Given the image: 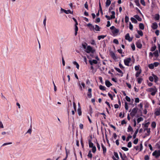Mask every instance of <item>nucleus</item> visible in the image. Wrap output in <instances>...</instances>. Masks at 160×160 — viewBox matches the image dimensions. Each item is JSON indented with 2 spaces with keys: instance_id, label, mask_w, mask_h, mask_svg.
Returning a JSON list of instances; mask_svg holds the SVG:
<instances>
[{
  "instance_id": "f257e3e1",
  "label": "nucleus",
  "mask_w": 160,
  "mask_h": 160,
  "mask_svg": "<svg viewBox=\"0 0 160 160\" xmlns=\"http://www.w3.org/2000/svg\"><path fill=\"white\" fill-rule=\"evenodd\" d=\"M157 89L155 87L148 89V91L151 92V95L152 96H154L157 92Z\"/></svg>"
},
{
  "instance_id": "f03ea898",
  "label": "nucleus",
  "mask_w": 160,
  "mask_h": 160,
  "mask_svg": "<svg viewBox=\"0 0 160 160\" xmlns=\"http://www.w3.org/2000/svg\"><path fill=\"white\" fill-rule=\"evenodd\" d=\"M85 52L87 53L91 52L93 54L95 52V50L93 49L89 45L87 46Z\"/></svg>"
},
{
  "instance_id": "7ed1b4c3",
  "label": "nucleus",
  "mask_w": 160,
  "mask_h": 160,
  "mask_svg": "<svg viewBox=\"0 0 160 160\" xmlns=\"http://www.w3.org/2000/svg\"><path fill=\"white\" fill-rule=\"evenodd\" d=\"M152 155L155 156L156 158H158L160 156V150H155L152 153Z\"/></svg>"
},
{
  "instance_id": "20e7f679",
  "label": "nucleus",
  "mask_w": 160,
  "mask_h": 160,
  "mask_svg": "<svg viewBox=\"0 0 160 160\" xmlns=\"http://www.w3.org/2000/svg\"><path fill=\"white\" fill-rule=\"evenodd\" d=\"M131 61V59L130 58H128L126 59H125L124 60L125 65L128 66H130L129 63Z\"/></svg>"
},
{
  "instance_id": "39448f33",
  "label": "nucleus",
  "mask_w": 160,
  "mask_h": 160,
  "mask_svg": "<svg viewBox=\"0 0 160 160\" xmlns=\"http://www.w3.org/2000/svg\"><path fill=\"white\" fill-rule=\"evenodd\" d=\"M92 89L89 88L88 90V92L87 93V96L89 98H91L92 96Z\"/></svg>"
},
{
  "instance_id": "423d86ee",
  "label": "nucleus",
  "mask_w": 160,
  "mask_h": 160,
  "mask_svg": "<svg viewBox=\"0 0 160 160\" xmlns=\"http://www.w3.org/2000/svg\"><path fill=\"white\" fill-rule=\"evenodd\" d=\"M125 39L128 40L129 42L132 41V38H130L129 33H127L125 36Z\"/></svg>"
},
{
  "instance_id": "0eeeda50",
  "label": "nucleus",
  "mask_w": 160,
  "mask_h": 160,
  "mask_svg": "<svg viewBox=\"0 0 160 160\" xmlns=\"http://www.w3.org/2000/svg\"><path fill=\"white\" fill-rule=\"evenodd\" d=\"M151 27L153 29H157L158 27V25L157 23L156 22L153 23L151 26Z\"/></svg>"
},
{
  "instance_id": "6e6552de",
  "label": "nucleus",
  "mask_w": 160,
  "mask_h": 160,
  "mask_svg": "<svg viewBox=\"0 0 160 160\" xmlns=\"http://www.w3.org/2000/svg\"><path fill=\"white\" fill-rule=\"evenodd\" d=\"M136 47L139 49H140L142 48V45L141 43L139 41H137L136 42Z\"/></svg>"
},
{
  "instance_id": "1a4fd4ad",
  "label": "nucleus",
  "mask_w": 160,
  "mask_h": 160,
  "mask_svg": "<svg viewBox=\"0 0 160 160\" xmlns=\"http://www.w3.org/2000/svg\"><path fill=\"white\" fill-rule=\"evenodd\" d=\"M105 83L106 85L108 88L112 85V84L108 80L105 81Z\"/></svg>"
},
{
  "instance_id": "9d476101",
  "label": "nucleus",
  "mask_w": 160,
  "mask_h": 160,
  "mask_svg": "<svg viewBox=\"0 0 160 160\" xmlns=\"http://www.w3.org/2000/svg\"><path fill=\"white\" fill-rule=\"evenodd\" d=\"M89 62L91 65H92L93 63L97 64L98 63V61L96 60H89Z\"/></svg>"
},
{
  "instance_id": "9b49d317",
  "label": "nucleus",
  "mask_w": 160,
  "mask_h": 160,
  "mask_svg": "<svg viewBox=\"0 0 160 160\" xmlns=\"http://www.w3.org/2000/svg\"><path fill=\"white\" fill-rule=\"evenodd\" d=\"M101 146L102 149L103 153V154H105V153H106L107 151L106 148L104 146V145L102 143L101 144Z\"/></svg>"
},
{
  "instance_id": "f8f14e48",
  "label": "nucleus",
  "mask_w": 160,
  "mask_h": 160,
  "mask_svg": "<svg viewBox=\"0 0 160 160\" xmlns=\"http://www.w3.org/2000/svg\"><path fill=\"white\" fill-rule=\"evenodd\" d=\"M87 26L88 27L90 28V29L91 30H92L94 29V26H93L92 24L89 23L87 24Z\"/></svg>"
},
{
  "instance_id": "ddd939ff",
  "label": "nucleus",
  "mask_w": 160,
  "mask_h": 160,
  "mask_svg": "<svg viewBox=\"0 0 160 160\" xmlns=\"http://www.w3.org/2000/svg\"><path fill=\"white\" fill-rule=\"evenodd\" d=\"M119 32V29L115 28L114 30L112 31V32L114 35H116Z\"/></svg>"
},
{
  "instance_id": "4468645a",
  "label": "nucleus",
  "mask_w": 160,
  "mask_h": 160,
  "mask_svg": "<svg viewBox=\"0 0 160 160\" xmlns=\"http://www.w3.org/2000/svg\"><path fill=\"white\" fill-rule=\"evenodd\" d=\"M88 143H89V146L90 148H92L94 147L93 144L92 142V140L91 139L88 140Z\"/></svg>"
},
{
  "instance_id": "2eb2a0df",
  "label": "nucleus",
  "mask_w": 160,
  "mask_h": 160,
  "mask_svg": "<svg viewBox=\"0 0 160 160\" xmlns=\"http://www.w3.org/2000/svg\"><path fill=\"white\" fill-rule=\"evenodd\" d=\"M114 69L116 70L119 73L122 74V75L121 76H123V72L119 68H118L115 67Z\"/></svg>"
},
{
  "instance_id": "dca6fc26",
  "label": "nucleus",
  "mask_w": 160,
  "mask_h": 160,
  "mask_svg": "<svg viewBox=\"0 0 160 160\" xmlns=\"http://www.w3.org/2000/svg\"><path fill=\"white\" fill-rule=\"evenodd\" d=\"M110 56L114 60H115L117 59V57L115 53L113 52H111Z\"/></svg>"
},
{
  "instance_id": "f3484780",
  "label": "nucleus",
  "mask_w": 160,
  "mask_h": 160,
  "mask_svg": "<svg viewBox=\"0 0 160 160\" xmlns=\"http://www.w3.org/2000/svg\"><path fill=\"white\" fill-rule=\"evenodd\" d=\"M142 72V70L141 69H140L138 71L136 74H135V76L136 78L138 77L139 75Z\"/></svg>"
},
{
  "instance_id": "a211bd4d",
  "label": "nucleus",
  "mask_w": 160,
  "mask_h": 160,
  "mask_svg": "<svg viewBox=\"0 0 160 160\" xmlns=\"http://www.w3.org/2000/svg\"><path fill=\"white\" fill-rule=\"evenodd\" d=\"M142 72V70L141 69H140L138 71L136 74H135V76L136 78L138 77L139 75Z\"/></svg>"
},
{
  "instance_id": "6ab92c4d",
  "label": "nucleus",
  "mask_w": 160,
  "mask_h": 160,
  "mask_svg": "<svg viewBox=\"0 0 160 160\" xmlns=\"http://www.w3.org/2000/svg\"><path fill=\"white\" fill-rule=\"evenodd\" d=\"M134 17L137 19L139 21H141L142 19L138 15H136L134 16Z\"/></svg>"
},
{
  "instance_id": "aec40b11",
  "label": "nucleus",
  "mask_w": 160,
  "mask_h": 160,
  "mask_svg": "<svg viewBox=\"0 0 160 160\" xmlns=\"http://www.w3.org/2000/svg\"><path fill=\"white\" fill-rule=\"evenodd\" d=\"M111 3V1L110 0H107L106 2V7H108Z\"/></svg>"
},
{
  "instance_id": "412c9836",
  "label": "nucleus",
  "mask_w": 160,
  "mask_h": 160,
  "mask_svg": "<svg viewBox=\"0 0 160 160\" xmlns=\"http://www.w3.org/2000/svg\"><path fill=\"white\" fill-rule=\"evenodd\" d=\"M160 18V16L159 14H155L154 17V19L155 21H158L159 20Z\"/></svg>"
},
{
  "instance_id": "4be33fe9",
  "label": "nucleus",
  "mask_w": 160,
  "mask_h": 160,
  "mask_svg": "<svg viewBox=\"0 0 160 160\" xmlns=\"http://www.w3.org/2000/svg\"><path fill=\"white\" fill-rule=\"evenodd\" d=\"M154 114L156 116H159L160 115V108L157 110L155 112Z\"/></svg>"
},
{
  "instance_id": "5701e85b",
  "label": "nucleus",
  "mask_w": 160,
  "mask_h": 160,
  "mask_svg": "<svg viewBox=\"0 0 160 160\" xmlns=\"http://www.w3.org/2000/svg\"><path fill=\"white\" fill-rule=\"evenodd\" d=\"M153 54L154 56L156 58H158L159 56L158 51L157 50L155 51Z\"/></svg>"
},
{
  "instance_id": "b1692460",
  "label": "nucleus",
  "mask_w": 160,
  "mask_h": 160,
  "mask_svg": "<svg viewBox=\"0 0 160 160\" xmlns=\"http://www.w3.org/2000/svg\"><path fill=\"white\" fill-rule=\"evenodd\" d=\"M153 76L154 79V82H157L158 80V78L157 76L154 74L153 75Z\"/></svg>"
},
{
  "instance_id": "393cba45",
  "label": "nucleus",
  "mask_w": 160,
  "mask_h": 160,
  "mask_svg": "<svg viewBox=\"0 0 160 160\" xmlns=\"http://www.w3.org/2000/svg\"><path fill=\"white\" fill-rule=\"evenodd\" d=\"M147 131L148 135H150V128H145L144 129V131Z\"/></svg>"
},
{
  "instance_id": "a878e982",
  "label": "nucleus",
  "mask_w": 160,
  "mask_h": 160,
  "mask_svg": "<svg viewBox=\"0 0 160 160\" xmlns=\"http://www.w3.org/2000/svg\"><path fill=\"white\" fill-rule=\"evenodd\" d=\"M139 28L140 29L142 30H143L144 29V27L143 23H140L139 24Z\"/></svg>"
},
{
  "instance_id": "bb28decb",
  "label": "nucleus",
  "mask_w": 160,
  "mask_h": 160,
  "mask_svg": "<svg viewBox=\"0 0 160 160\" xmlns=\"http://www.w3.org/2000/svg\"><path fill=\"white\" fill-rule=\"evenodd\" d=\"M131 20L132 23H137L138 22L137 21L135 18L133 17L131 18Z\"/></svg>"
},
{
  "instance_id": "cd10ccee",
  "label": "nucleus",
  "mask_w": 160,
  "mask_h": 160,
  "mask_svg": "<svg viewBox=\"0 0 160 160\" xmlns=\"http://www.w3.org/2000/svg\"><path fill=\"white\" fill-rule=\"evenodd\" d=\"M138 131V129H137L135 131L134 134L133 135V138L134 139L136 138L137 134Z\"/></svg>"
},
{
  "instance_id": "c85d7f7f",
  "label": "nucleus",
  "mask_w": 160,
  "mask_h": 160,
  "mask_svg": "<svg viewBox=\"0 0 160 160\" xmlns=\"http://www.w3.org/2000/svg\"><path fill=\"white\" fill-rule=\"evenodd\" d=\"M99 88L100 89L102 90H105L106 89V88L104 86H103L102 85H100L99 86Z\"/></svg>"
},
{
  "instance_id": "c756f323",
  "label": "nucleus",
  "mask_w": 160,
  "mask_h": 160,
  "mask_svg": "<svg viewBox=\"0 0 160 160\" xmlns=\"http://www.w3.org/2000/svg\"><path fill=\"white\" fill-rule=\"evenodd\" d=\"M156 124L155 122H152L151 124V127L153 128H156Z\"/></svg>"
},
{
  "instance_id": "7c9ffc66",
  "label": "nucleus",
  "mask_w": 160,
  "mask_h": 160,
  "mask_svg": "<svg viewBox=\"0 0 160 160\" xmlns=\"http://www.w3.org/2000/svg\"><path fill=\"white\" fill-rule=\"evenodd\" d=\"M88 157L89 158H90L91 159H92V154L91 153V151H89L88 153Z\"/></svg>"
},
{
  "instance_id": "2f4dec72",
  "label": "nucleus",
  "mask_w": 160,
  "mask_h": 160,
  "mask_svg": "<svg viewBox=\"0 0 160 160\" xmlns=\"http://www.w3.org/2000/svg\"><path fill=\"white\" fill-rule=\"evenodd\" d=\"M106 36V35H100V36H99L98 37V40H100L101 39H103V38H104Z\"/></svg>"
},
{
  "instance_id": "473e14b6",
  "label": "nucleus",
  "mask_w": 160,
  "mask_h": 160,
  "mask_svg": "<svg viewBox=\"0 0 160 160\" xmlns=\"http://www.w3.org/2000/svg\"><path fill=\"white\" fill-rule=\"evenodd\" d=\"M134 2L137 6L140 7V5L139 3V0H135Z\"/></svg>"
},
{
  "instance_id": "72a5a7b5",
  "label": "nucleus",
  "mask_w": 160,
  "mask_h": 160,
  "mask_svg": "<svg viewBox=\"0 0 160 160\" xmlns=\"http://www.w3.org/2000/svg\"><path fill=\"white\" fill-rule=\"evenodd\" d=\"M149 124H150V122H148L145 123L144 124H142V125H144V127L145 128H148V126H149Z\"/></svg>"
},
{
  "instance_id": "f704fd0d",
  "label": "nucleus",
  "mask_w": 160,
  "mask_h": 160,
  "mask_svg": "<svg viewBox=\"0 0 160 160\" xmlns=\"http://www.w3.org/2000/svg\"><path fill=\"white\" fill-rule=\"evenodd\" d=\"M137 111H138V108L136 107L133 108L132 110V113L134 112V113H137Z\"/></svg>"
},
{
  "instance_id": "c9c22d12",
  "label": "nucleus",
  "mask_w": 160,
  "mask_h": 160,
  "mask_svg": "<svg viewBox=\"0 0 160 160\" xmlns=\"http://www.w3.org/2000/svg\"><path fill=\"white\" fill-rule=\"evenodd\" d=\"M75 36H76L77 35L78 31V27L77 26H75Z\"/></svg>"
},
{
  "instance_id": "e433bc0d",
  "label": "nucleus",
  "mask_w": 160,
  "mask_h": 160,
  "mask_svg": "<svg viewBox=\"0 0 160 160\" xmlns=\"http://www.w3.org/2000/svg\"><path fill=\"white\" fill-rule=\"evenodd\" d=\"M94 29H95V30L96 31H100V28L97 25H95V28H94Z\"/></svg>"
},
{
  "instance_id": "4c0bfd02",
  "label": "nucleus",
  "mask_w": 160,
  "mask_h": 160,
  "mask_svg": "<svg viewBox=\"0 0 160 160\" xmlns=\"http://www.w3.org/2000/svg\"><path fill=\"white\" fill-rule=\"evenodd\" d=\"M143 79L141 78H137V81L138 84H140L141 83Z\"/></svg>"
},
{
  "instance_id": "58836bf2",
  "label": "nucleus",
  "mask_w": 160,
  "mask_h": 160,
  "mask_svg": "<svg viewBox=\"0 0 160 160\" xmlns=\"http://www.w3.org/2000/svg\"><path fill=\"white\" fill-rule=\"evenodd\" d=\"M127 131L128 132L130 131H133V129L130 125H129L128 127Z\"/></svg>"
},
{
  "instance_id": "ea45409f",
  "label": "nucleus",
  "mask_w": 160,
  "mask_h": 160,
  "mask_svg": "<svg viewBox=\"0 0 160 160\" xmlns=\"http://www.w3.org/2000/svg\"><path fill=\"white\" fill-rule=\"evenodd\" d=\"M143 120V118L142 117H140L137 119V122L138 123H139L141 121H142Z\"/></svg>"
},
{
  "instance_id": "a19ab883",
  "label": "nucleus",
  "mask_w": 160,
  "mask_h": 160,
  "mask_svg": "<svg viewBox=\"0 0 160 160\" xmlns=\"http://www.w3.org/2000/svg\"><path fill=\"white\" fill-rule=\"evenodd\" d=\"M87 45V44L86 42H84L82 44V46L84 49H86V46Z\"/></svg>"
},
{
  "instance_id": "79ce46f5",
  "label": "nucleus",
  "mask_w": 160,
  "mask_h": 160,
  "mask_svg": "<svg viewBox=\"0 0 160 160\" xmlns=\"http://www.w3.org/2000/svg\"><path fill=\"white\" fill-rule=\"evenodd\" d=\"M148 67L150 69H153L154 68V65L152 63H151L148 65Z\"/></svg>"
},
{
  "instance_id": "37998d69",
  "label": "nucleus",
  "mask_w": 160,
  "mask_h": 160,
  "mask_svg": "<svg viewBox=\"0 0 160 160\" xmlns=\"http://www.w3.org/2000/svg\"><path fill=\"white\" fill-rule=\"evenodd\" d=\"M78 113L79 116H81L82 115V111L80 107L78 109Z\"/></svg>"
},
{
  "instance_id": "c03bdc74",
  "label": "nucleus",
  "mask_w": 160,
  "mask_h": 160,
  "mask_svg": "<svg viewBox=\"0 0 160 160\" xmlns=\"http://www.w3.org/2000/svg\"><path fill=\"white\" fill-rule=\"evenodd\" d=\"M111 13L112 15L111 16L112 18H115V12L114 11H112L111 12Z\"/></svg>"
},
{
  "instance_id": "a18cd8bd",
  "label": "nucleus",
  "mask_w": 160,
  "mask_h": 160,
  "mask_svg": "<svg viewBox=\"0 0 160 160\" xmlns=\"http://www.w3.org/2000/svg\"><path fill=\"white\" fill-rule=\"evenodd\" d=\"M99 10H100L101 13H102V7H101V5L100 2H99Z\"/></svg>"
},
{
  "instance_id": "49530a36",
  "label": "nucleus",
  "mask_w": 160,
  "mask_h": 160,
  "mask_svg": "<svg viewBox=\"0 0 160 160\" xmlns=\"http://www.w3.org/2000/svg\"><path fill=\"white\" fill-rule=\"evenodd\" d=\"M46 20H47V17H46V16H45V18L43 20V24L44 25V27H45V28H46Z\"/></svg>"
},
{
  "instance_id": "de8ad7c7",
  "label": "nucleus",
  "mask_w": 160,
  "mask_h": 160,
  "mask_svg": "<svg viewBox=\"0 0 160 160\" xmlns=\"http://www.w3.org/2000/svg\"><path fill=\"white\" fill-rule=\"evenodd\" d=\"M125 22L127 23L129 21V18L128 16L126 15L125 17Z\"/></svg>"
},
{
  "instance_id": "09e8293b",
  "label": "nucleus",
  "mask_w": 160,
  "mask_h": 160,
  "mask_svg": "<svg viewBox=\"0 0 160 160\" xmlns=\"http://www.w3.org/2000/svg\"><path fill=\"white\" fill-rule=\"evenodd\" d=\"M89 108H90L89 113L90 115L91 116L92 114V109L91 106H90Z\"/></svg>"
},
{
  "instance_id": "8fccbe9b",
  "label": "nucleus",
  "mask_w": 160,
  "mask_h": 160,
  "mask_svg": "<svg viewBox=\"0 0 160 160\" xmlns=\"http://www.w3.org/2000/svg\"><path fill=\"white\" fill-rule=\"evenodd\" d=\"M67 14H68V13H70L72 14H73V11H71L70 10H66V13H65Z\"/></svg>"
},
{
  "instance_id": "3c124183",
  "label": "nucleus",
  "mask_w": 160,
  "mask_h": 160,
  "mask_svg": "<svg viewBox=\"0 0 160 160\" xmlns=\"http://www.w3.org/2000/svg\"><path fill=\"white\" fill-rule=\"evenodd\" d=\"M156 47L155 45L154 46H153V47H152L151 48V51L152 52H153L155 50V49H156Z\"/></svg>"
},
{
  "instance_id": "603ef678",
  "label": "nucleus",
  "mask_w": 160,
  "mask_h": 160,
  "mask_svg": "<svg viewBox=\"0 0 160 160\" xmlns=\"http://www.w3.org/2000/svg\"><path fill=\"white\" fill-rule=\"evenodd\" d=\"M73 63L74 64V65H76V68L78 69H79V65L76 62H73Z\"/></svg>"
},
{
  "instance_id": "864d4df0",
  "label": "nucleus",
  "mask_w": 160,
  "mask_h": 160,
  "mask_svg": "<svg viewBox=\"0 0 160 160\" xmlns=\"http://www.w3.org/2000/svg\"><path fill=\"white\" fill-rule=\"evenodd\" d=\"M140 3L143 6H146L145 2L144 0H140Z\"/></svg>"
},
{
  "instance_id": "5fc2aeb1",
  "label": "nucleus",
  "mask_w": 160,
  "mask_h": 160,
  "mask_svg": "<svg viewBox=\"0 0 160 160\" xmlns=\"http://www.w3.org/2000/svg\"><path fill=\"white\" fill-rule=\"evenodd\" d=\"M138 33L141 36L143 35V33L142 31H138Z\"/></svg>"
},
{
  "instance_id": "6e6d98bb",
  "label": "nucleus",
  "mask_w": 160,
  "mask_h": 160,
  "mask_svg": "<svg viewBox=\"0 0 160 160\" xmlns=\"http://www.w3.org/2000/svg\"><path fill=\"white\" fill-rule=\"evenodd\" d=\"M140 68V66L139 65H138V66H136L135 67V69L136 71H138L140 69H139Z\"/></svg>"
},
{
  "instance_id": "4d7b16f0",
  "label": "nucleus",
  "mask_w": 160,
  "mask_h": 160,
  "mask_svg": "<svg viewBox=\"0 0 160 160\" xmlns=\"http://www.w3.org/2000/svg\"><path fill=\"white\" fill-rule=\"evenodd\" d=\"M105 17L107 18V19L108 20H111V19H114L113 18H112L111 16L110 17L109 16H108L107 15H106Z\"/></svg>"
},
{
  "instance_id": "13d9d810",
  "label": "nucleus",
  "mask_w": 160,
  "mask_h": 160,
  "mask_svg": "<svg viewBox=\"0 0 160 160\" xmlns=\"http://www.w3.org/2000/svg\"><path fill=\"white\" fill-rule=\"evenodd\" d=\"M114 155L115 157L116 158H117L118 159H119V157L117 152H114Z\"/></svg>"
},
{
  "instance_id": "bf43d9fd",
  "label": "nucleus",
  "mask_w": 160,
  "mask_h": 160,
  "mask_svg": "<svg viewBox=\"0 0 160 160\" xmlns=\"http://www.w3.org/2000/svg\"><path fill=\"white\" fill-rule=\"evenodd\" d=\"M132 136H131V135H129L128 137L126 139V142H128L129 141V139L130 138H132Z\"/></svg>"
},
{
  "instance_id": "052dcab7",
  "label": "nucleus",
  "mask_w": 160,
  "mask_h": 160,
  "mask_svg": "<svg viewBox=\"0 0 160 160\" xmlns=\"http://www.w3.org/2000/svg\"><path fill=\"white\" fill-rule=\"evenodd\" d=\"M138 139L137 138L134 140L133 142L134 144H137L138 143Z\"/></svg>"
},
{
  "instance_id": "680f3d73",
  "label": "nucleus",
  "mask_w": 160,
  "mask_h": 160,
  "mask_svg": "<svg viewBox=\"0 0 160 160\" xmlns=\"http://www.w3.org/2000/svg\"><path fill=\"white\" fill-rule=\"evenodd\" d=\"M125 99L128 102H130L131 101V99L130 98L128 97V96H126L125 97Z\"/></svg>"
},
{
  "instance_id": "e2e57ef3",
  "label": "nucleus",
  "mask_w": 160,
  "mask_h": 160,
  "mask_svg": "<svg viewBox=\"0 0 160 160\" xmlns=\"http://www.w3.org/2000/svg\"><path fill=\"white\" fill-rule=\"evenodd\" d=\"M92 148V152L93 153H95L96 151V148L95 146L93 147Z\"/></svg>"
},
{
  "instance_id": "0e129e2a",
  "label": "nucleus",
  "mask_w": 160,
  "mask_h": 160,
  "mask_svg": "<svg viewBox=\"0 0 160 160\" xmlns=\"http://www.w3.org/2000/svg\"><path fill=\"white\" fill-rule=\"evenodd\" d=\"M129 28L131 30H132L133 29V25H132L131 23V22H129Z\"/></svg>"
},
{
  "instance_id": "69168bd1",
  "label": "nucleus",
  "mask_w": 160,
  "mask_h": 160,
  "mask_svg": "<svg viewBox=\"0 0 160 160\" xmlns=\"http://www.w3.org/2000/svg\"><path fill=\"white\" fill-rule=\"evenodd\" d=\"M113 43H114L116 44H119V42H118V40L116 39H115L113 40Z\"/></svg>"
},
{
  "instance_id": "338daca9",
  "label": "nucleus",
  "mask_w": 160,
  "mask_h": 160,
  "mask_svg": "<svg viewBox=\"0 0 160 160\" xmlns=\"http://www.w3.org/2000/svg\"><path fill=\"white\" fill-rule=\"evenodd\" d=\"M144 159L145 160H148L149 159V157L148 155H145Z\"/></svg>"
},
{
  "instance_id": "774afa93",
  "label": "nucleus",
  "mask_w": 160,
  "mask_h": 160,
  "mask_svg": "<svg viewBox=\"0 0 160 160\" xmlns=\"http://www.w3.org/2000/svg\"><path fill=\"white\" fill-rule=\"evenodd\" d=\"M153 64L154 67H157L159 65V63L158 62H155L153 63Z\"/></svg>"
}]
</instances>
